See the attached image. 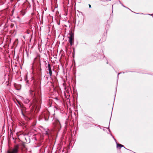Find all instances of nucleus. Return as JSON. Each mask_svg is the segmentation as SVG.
<instances>
[{
    "label": "nucleus",
    "instance_id": "nucleus-1",
    "mask_svg": "<svg viewBox=\"0 0 153 153\" xmlns=\"http://www.w3.org/2000/svg\"><path fill=\"white\" fill-rule=\"evenodd\" d=\"M19 145L17 144L15 145L13 148L8 149L7 153H18L19 151Z\"/></svg>",
    "mask_w": 153,
    "mask_h": 153
},
{
    "label": "nucleus",
    "instance_id": "nucleus-2",
    "mask_svg": "<svg viewBox=\"0 0 153 153\" xmlns=\"http://www.w3.org/2000/svg\"><path fill=\"white\" fill-rule=\"evenodd\" d=\"M43 115L44 116V118L46 121H48V120L49 117L50 115V113L48 111H46L44 112Z\"/></svg>",
    "mask_w": 153,
    "mask_h": 153
},
{
    "label": "nucleus",
    "instance_id": "nucleus-3",
    "mask_svg": "<svg viewBox=\"0 0 153 153\" xmlns=\"http://www.w3.org/2000/svg\"><path fill=\"white\" fill-rule=\"evenodd\" d=\"M55 123H54V126L58 128H61V124L59 121L56 119L55 120Z\"/></svg>",
    "mask_w": 153,
    "mask_h": 153
},
{
    "label": "nucleus",
    "instance_id": "nucleus-4",
    "mask_svg": "<svg viewBox=\"0 0 153 153\" xmlns=\"http://www.w3.org/2000/svg\"><path fill=\"white\" fill-rule=\"evenodd\" d=\"M48 64L47 68H48V70L49 71V72H48V73L47 72V74H49L50 75V76L51 77V76H52V71L51 70V65H50V64H49L48 62Z\"/></svg>",
    "mask_w": 153,
    "mask_h": 153
},
{
    "label": "nucleus",
    "instance_id": "nucleus-5",
    "mask_svg": "<svg viewBox=\"0 0 153 153\" xmlns=\"http://www.w3.org/2000/svg\"><path fill=\"white\" fill-rule=\"evenodd\" d=\"M74 33L71 31H70L69 33V36H68L69 39H74Z\"/></svg>",
    "mask_w": 153,
    "mask_h": 153
},
{
    "label": "nucleus",
    "instance_id": "nucleus-6",
    "mask_svg": "<svg viewBox=\"0 0 153 153\" xmlns=\"http://www.w3.org/2000/svg\"><path fill=\"white\" fill-rule=\"evenodd\" d=\"M116 144H117V148H118V147H123L125 149H127L123 145H121V144H119V143H117V142H116Z\"/></svg>",
    "mask_w": 153,
    "mask_h": 153
},
{
    "label": "nucleus",
    "instance_id": "nucleus-7",
    "mask_svg": "<svg viewBox=\"0 0 153 153\" xmlns=\"http://www.w3.org/2000/svg\"><path fill=\"white\" fill-rule=\"evenodd\" d=\"M30 100L28 99H25L24 100V102L25 104H27L29 103Z\"/></svg>",
    "mask_w": 153,
    "mask_h": 153
},
{
    "label": "nucleus",
    "instance_id": "nucleus-8",
    "mask_svg": "<svg viewBox=\"0 0 153 153\" xmlns=\"http://www.w3.org/2000/svg\"><path fill=\"white\" fill-rule=\"evenodd\" d=\"M34 91L32 90H30L29 91L30 93V95L32 96V97L34 96V94L33 93V92Z\"/></svg>",
    "mask_w": 153,
    "mask_h": 153
},
{
    "label": "nucleus",
    "instance_id": "nucleus-9",
    "mask_svg": "<svg viewBox=\"0 0 153 153\" xmlns=\"http://www.w3.org/2000/svg\"><path fill=\"white\" fill-rule=\"evenodd\" d=\"M74 39H69V43H71V42H72L73 41V40Z\"/></svg>",
    "mask_w": 153,
    "mask_h": 153
},
{
    "label": "nucleus",
    "instance_id": "nucleus-10",
    "mask_svg": "<svg viewBox=\"0 0 153 153\" xmlns=\"http://www.w3.org/2000/svg\"><path fill=\"white\" fill-rule=\"evenodd\" d=\"M120 1V3L121 4H122V5L123 7H126V8H128V9H129L128 8V7H125V6H124V5H123L121 3V2H120V1Z\"/></svg>",
    "mask_w": 153,
    "mask_h": 153
},
{
    "label": "nucleus",
    "instance_id": "nucleus-11",
    "mask_svg": "<svg viewBox=\"0 0 153 153\" xmlns=\"http://www.w3.org/2000/svg\"><path fill=\"white\" fill-rule=\"evenodd\" d=\"M111 135L112 137L114 139V140L116 141V140L115 139V138H114V137L112 135V134H110Z\"/></svg>",
    "mask_w": 153,
    "mask_h": 153
},
{
    "label": "nucleus",
    "instance_id": "nucleus-12",
    "mask_svg": "<svg viewBox=\"0 0 153 153\" xmlns=\"http://www.w3.org/2000/svg\"><path fill=\"white\" fill-rule=\"evenodd\" d=\"M71 46H72L73 44L74 43L73 42H71V43H70Z\"/></svg>",
    "mask_w": 153,
    "mask_h": 153
},
{
    "label": "nucleus",
    "instance_id": "nucleus-13",
    "mask_svg": "<svg viewBox=\"0 0 153 153\" xmlns=\"http://www.w3.org/2000/svg\"><path fill=\"white\" fill-rule=\"evenodd\" d=\"M19 104L20 105V107H22V105H21L20 103H19Z\"/></svg>",
    "mask_w": 153,
    "mask_h": 153
},
{
    "label": "nucleus",
    "instance_id": "nucleus-14",
    "mask_svg": "<svg viewBox=\"0 0 153 153\" xmlns=\"http://www.w3.org/2000/svg\"><path fill=\"white\" fill-rule=\"evenodd\" d=\"M46 134L47 135L48 134V133L47 131H46Z\"/></svg>",
    "mask_w": 153,
    "mask_h": 153
},
{
    "label": "nucleus",
    "instance_id": "nucleus-15",
    "mask_svg": "<svg viewBox=\"0 0 153 153\" xmlns=\"http://www.w3.org/2000/svg\"><path fill=\"white\" fill-rule=\"evenodd\" d=\"M89 8H90L91 7V5H90V4H89Z\"/></svg>",
    "mask_w": 153,
    "mask_h": 153
},
{
    "label": "nucleus",
    "instance_id": "nucleus-16",
    "mask_svg": "<svg viewBox=\"0 0 153 153\" xmlns=\"http://www.w3.org/2000/svg\"><path fill=\"white\" fill-rule=\"evenodd\" d=\"M42 69L41 68V67H40V68L39 69V71H41V70H42Z\"/></svg>",
    "mask_w": 153,
    "mask_h": 153
},
{
    "label": "nucleus",
    "instance_id": "nucleus-17",
    "mask_svg": "<svg viewBox=\"0 0 153 153\" xmlns=\"http://www.w3.org/2000/svg\"><path fill=\"white\" fill-rule=\"evenodd\" d=\"M106 128L108 129V130H109V132L110 131V130L108 128Z\"/></svg>",
    "mask_w": 153,
    "mask_h": 153
},
{
    "label": "nucleus",
    "instance_id": "nucleus-18",
    "mask_svg": "<svg viewBox=\"0 0 153 153\" xmlns=\"http://www.w3.org/2000/svg\"><path fill=\"white\" fill-rule=\"evenodd\" d=\"M121 73H119L118 74V75H117V77H118V75L119 74H120Z\"/></svg>",
    "mask_w": 153,
    "mask_h": 153
},
{
    "label": "nucleus",
    "instance_id": "nucleus-19",
    "mask_svg": "<svg viewBox=\"0 0 153 153\" xmlns=\"http://www.w3.org/2000/svg\"><path fill=\"white\" fill-rule=\"evenodd\" d=\"M39 65H40V67H41V63L40 62V63H39Z\"/></svg>",
    "mask_w": 153,
    "mask_h": 153
},
{
    "label": "nucleus",
    "instance_id": "nucleus-20",
    "mask_svg": "<svg viewBox=\"0 0 153 153\" xmlns=\"http://www.w3.org/2000/svg\"><path fill=\"white\" fill-rule=\"evenodd\" d=\"M138 14H143V13H138Z\"/></svg>",
    "mask_w": 153,
    "mask_h": 153
},
{
    "label": "nucleus",
    "instance_id": "nucleus-21",
    "mask_svg": "<svg viewBox=\"0 0 153 153\" xmlns=\"http://www.w3.org/2000/svg\"><path fill=\"white\" fill-rule=\"evenodd\" d=\"M17 18H19V16H17Z\"/></svg>",
    "mask_w": 153,
    "mask_h": 153
},
{
    "label": "nucleus",
    "instance_id": "nucleus-22",
    "mask_svg": "<svg viewBox=\"0 0 153 153\" xmlns=\"http://www.w3.org/2000/svg\"><path fill=\"white\" fill-rule=\"evenodd\" d=\"M44 62H46V61H44Z\"/></svg>",
    "mask_w": 153,
    "mask_h": 153
},
{
    "label": "nucleus",
    "instance_id": "nucleus-23",
    "mask_svg": "<svg viewBox=\"0 0 153 153\" xmlns=\"http://www.w3.org/2000/svg\"><path fill=\"white\" fill-rule=\"evenodd\" d=\"M22 114L23 115V113L22 112Z\"/></svg>",
    "mask_w": 153,
    "mask_h": 153
},
{
    "label": "nucleus",
    "instance_id": "nucleus-24",
    "mask_svg": "<svg viewBox=\"0 0 153 153\" xmlns=\"http://www.w3.org/2000/svg\"><path fill=\"white\" fill-rule=\"evenodd\" d=\"M149 15H152V14H150H150H149Z\"/></svg>",
    "mask_w": 153,
    "mask_h": 153
}]
</instances>
